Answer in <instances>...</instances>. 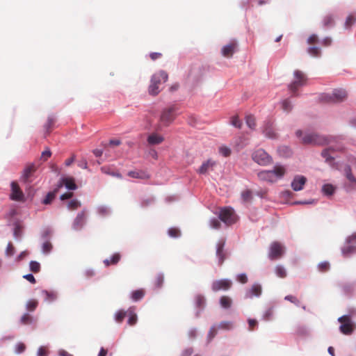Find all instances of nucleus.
<instances>
[{
  "label": "nucleus",
  "instance_id": "obj_1",
  "mask_svg": "<svg viewBox=\"0 0 356 356\" xmlns=\"http://www.w3.org/2000/svg\"><path fill=\"white\" fill-rule=\"evenodd\" d=\"M297 138L301 140L304 145H325L333 141L334 137L331 136L321 135L313 132H303L302 130L296 131Z\"/></svg>",
  "mask_w": 356,
  "mask_h": 356
},
{
  "label": "nucleus",
  "instance_id": "obj_2",
  "mask_svg": "<svg viewBox=\"0 0 356 356\" xmlns=\"http://www.w3.org/2000/svg\"><path fill=\"white\" fill-rule=\"evenodd\" d=\"M218 218L213 217L209 220V227L211 229H218L220 227V221L225 225L229 226L235 223L237 220V216L234 209L231 207H224L220 209L218 213Z\"/></svg>",
  "mask_w": 356,
  "mask_h": 356
},
{
  "label": "nucleus",
  "instance_id": "obj_3",
  "mask_svg": "<svg viewBox=\"0 0 356 356\" xmlns=\"http://www.w3.org/2000/svg\"><path fill=\"white\" fill-rule=\"evenodd\" d=\"M284 175V168L280 165H275L273 170H262L258 172L259 179L269 182H275Z\"/></svg>",
  "mask_w": 356,
  "mask_h": 356
},
{
  "label": "nucleus",
  "instance_id": "obj_4",
  "mask_svg": "<svg viewBox=\"0 0 356 356\" xmlns=\"http://www.w3.org/2000/svg\"><path fill=\"white\" fill-rule=\"evenodd\" d=\"M178 114V107L173 104L162 109L160 115V122L164 126H169Z\"/></svg>",
  "mask_w": 356,
  "mask_h": 356
},
{
  "label": "nucleus",
  "instance_id": "obj_5",
  "mask_svg": "<svg viewBox=\"0 0 356 356\" xmlns=\"http://www.w3.org/2000/svg\"><path fill=\"white\" fill-rule=\"evenodd\" d=\"M341 252L345 257L356 254V233H353L346 238L345 244L341 247Z\"/></svg>",
  "mask_w": 356,
  "mask_h": 356
},
{
  "label": "nucleus",
  "instance_id": "obj_6",
  "mask_svg": "<svg viewBox=\"0 0 356 356\" xmlns=\"http://www.w3.org/2000/svg\"><path fill=\"white\" fill-rule=\"evenodd\" d=\"M295 80L289 85V89L293 92V96L298 95L297 90L300 87L306 84V78L304 74L299 70H296L293 73Z\"/></svg>",
  "mask_w": 356,
  "mask_h": 356
},
{
  "label": "nucleus",
  "instance_id": "obj_7",
  "mask_svg": "<svg viewBox=\"0 0 356 356\" xmlns=\"http://www.w3.org/2000/svg\"><path fill=\"white\" fill-rule=\"evenodd\" d=\"M254 162L260 165H267L272 162L271 156L263 149L256 150L252 155Z\"/></svg>",
  "mask_w": 356,
  "mask_h": 356
},
{
  "label": "nucleus",
  "instance_id": "obj_8",
  "mask_svg": "<svg viewBox=\"0 0 356 356\" xmlns=\"http://www.w3.org/2000/svg\"><path fill=\"white\" fill-rule=\"evenodd\" d=\"M284 253V247L279 242L275 241L271 243L269 248L268 257L271 260L280 258Z\"/></svg>",
  "mask_w": 356,
  "mask_h": 356
},
{
  "label": "nucleus",
  "instance_id": "obj_9",
  "mask_svg": "<svg viewBox=\"0 0 356 356\" xmlns=\"http://www.w3.org/2000/svg\"><path fill=\"white\" fill-rule=\"evenodd\" d=\"M262 287L259 283H254L252 286L247 289L245 293V299H252L254 297L259 298L261 295Z\"/></svg>",
  "mask_w": 356,
  "mask_h": 356
},
{
  "label": "nucleus",
  "instance_id": "obj_10",
  "mask_svg": "<svg viewBox=\"0 0 356 356\" xmlns=\"http://www.w3.org/2000/svg\"><path fill=\"white\" fill-rule=\"evenodd\" d=\"M232 286V281L229 279H221L215 280L211 284V289L216 292L220 290H228Z\"/></svg>",
  "mask_w": 356,
  "mask_h": 356
},
{
  "label": "nucleus",
  "instance_id": "obj_11",
  "mask_svg": "<svg viewBox=\"0 0 356 356\" xmlns=\"http://www.w3.org/2000/svg\"><path fill=\"white\" fill-rule=\"evenodd\" d=\"M86 209H84L81 212L78 213L76 217L73 221L72 229L76 231L81 230L86 222Z\"/></svg>",
  "mask_w": 356,
  "mask_h": 356
},
{
  "label": "nucleus",
  "instance_id": "obj_12",
  "mask_svg": "<svg viewBox=\"0 0 356 356\" xmlns=\"http://www.w3.org/2000/svg\"><path fill=\"white\" fill-rule=\"evenodd\" d=\"M344 173L347 179L351 182L350 185L346 187L347 192L356 189V177L353 175L350 165H346L344 168Z\"/></svg>",
  "mask_w": 356,
  "mask_h": 356
},
{
  "label": "nucleus",
  "instance_id": "obj_13",
  "mask_svg": "<svg viewBox=\"0 0 356 356\" xmlns=\"http://www.w3.org/2000/svg\"><path fill=\"white\" fill-rule=\"evenodd\" d=\"M307 182V178L302 175H296L291 183V186L294 191H300L303 189Z\"/></svg>",
  "mask_w": 356,
  "mask_h": 356
},
{
  "label": "nucleus",
  "instance_id": "obj_14",
  "mask_svg": "<svg viewBox=\"0 0 356 356\" xmlns=\"http://www.w3.org/2000/svg\"><path fill=\"white\" fill-rule=\"evenodd\" d=\"M35 171V166L33 164H31L26 167L23 170V172L20 177V181L24 184H30L31 182V177H33Z\"/></svg>",
  "mask_w": 356,
  "mask_h": 356
},
{
  "label": "nucleus",
  "instance_id": "obj_15",
  "mask_svg": "<svg viewBox=\"0 0 356 356\" xmlns=\"http://www.w3.org/2000/svg\"><path fill=\"white\" fill-rule=\"evenodd\" d=\"M11 187V194L10 195V197L13 200L15 201H22L24 199V194L22 191L20 190L18 184L13 181L10 184Z\"/></svg>",
  "mask_w": 356,
  "mask_h": 356
},
{
  "label": "nucleus",
  "instance_id": "obj_16",
  "mask_svg": "<svg viewBox=\"0 0 356 356\" xmlns=\"http://www.w3.org/2000/svg\"><path fill=\"white\" fill-rule=\"evenodd\" d=\"M225 245V240H220L216 244V257L218 260V264L221 265L225 259V254L224 252V247Z\"/></svg>",
  "mask_w": 356,
  "mask_h": 356
},
{
  "label": "nucleus",
  "instance_id": "obj_17",
  "mask_svg": "<svg viewBox=\"0 0 356 356\" xmlns=\"http://www.w3.org/2000/svg\"><path fill=\"white\" fill-rule=\"evenodd\" d=\"M355 327V323L352 321L351 318L348 319L345 323H343L339 326L340 331L344 334H350Z\"/></svg>",
  "mask_w": 356,
  "mask_h": 356
},
{
  "label": "nucleus",
  "instance_id": "obj_18",
  "mask_svg": "<svg viewBox=\"0 0 356 356\" xmlns=\"http://www.w3.org/2000/svg\"><path fill=\"white\" fill-rule=\"evenodd\" d=\"M63 185H64L67 189L71 191H74L77 188V186L72 177H62L58 187H61Z\"/></svg>",
  "mask_w": 356,
  "mask_h": 356
},
{
  "label": "nucleus",
  "instance_id": "obj_19",
  "mask_svg": "<svg viewBox=\"0 0 356 356\" xmlns=\"http://www.w3.org/2000/svg\"><path fill=\"white\" fill-rule=\"evenodd\" d=\"M332 97L334 104L343 102L347 97V92L343 89H334L332 92Z\"/></svg>",
  "mask_w": 356,
  "mask_h": 356
},
{
  "label": "nucleus",
  "instance_id": "obj_20",
  "mask_svg": "<svg viewBox=\"0 0 356 356\" xmlns=\"http://www.w3.org/2000/svg\"><path fill=\"white\" fill-rule=\"evenodd\" d=\"M168 78V74L165 71L161 70L152 76L151 82H154L159 86L161 82L167 81Z\"/></svg>",
  "mask_w": 356,
  "mask_h": 356
},
{
  "label": "nucleus",
  "instance_id": "obj_21",
  "mask_svg": "<svg viewBox=\"0 0 356 356\" xmlns=\"http://www.w3.org/2000/svg\"><path fill=\"white\" fill-rule=\"evenodd\" d=\"M263 134L268 138H276L277 134L274 131L272 124L270 122H266L262 128Z\"/></svg>",
  "mask_w": 356,
  "mask_h": 356
},
{
  "label": "nucleus",
  "instance_id": "obj_22",
  "mask_svg": "<svg viewBox=\"0 0 356 356\" xmlns=\"http://www.w3.org/2000/svg\"><path fill=\"white\" fill-rule=\"evenodd\" d=\"M216 162L212 159H208L204 161L198 170V172L202 175L206 174L209 170H213V168L216 165Z\"/></svg>",
  "mask_w": 356,
  "mask_h": 356
},
{
  "label": "nucleus",
  "instance_id": "obj_23",
  "mask_svg": "<svg viewBox=\"0 0 356 356\" xmlns=\"http://www.w3.org/2000/svg\"><path fill=\"white\" fill-rule=\"evenodd\" d=\"M236 45V42H231L223 46L221 49V53L222 56L228 58L232 56L233 54L234 53Z\"/></svg>",
  "mask_w": 356,
  "mask_h": 356
},
{
  "label": "nucleus",
  "instance_id": "obj_24",
  "mask_svg": "<svg viewBox=\"0 0 356 356\" xmlns=\"http://www.w3.org/2000/svg\"><path fill=\"white\" fill-rule=\"evenodd\" d=\"M206 304V300L204 296L202 295H197L195 296V307L196 308H198L199 310H197L195 312L196 317H199L200 312L204 309Z\"/></svg>",
  "mask_w": 356,
  "mask_h": 356
},
{
  "label": "nucleus",
  "instance_id": "obj_25",
  "mask_svg": "<svg viewBox=\"0 0 356 356\" xmlns=\"http://www.w3.org/2000/svg\"><path fill=\"white\" fill-rule=\"evenodd\" d=\"M333 150V148L330 147L325 149L321 152V156L325 159V161L329 165H332L334 160V157L331 154L330 152Z\"/></svg>",
  "mask_w": 356,
  "mask_h": 356
},
{
  "label": "nucleus",
  "instance_id": "obj_26",
  "mask_svg": "<svg viewBox=\"0 0 356 356\" xmlns=\"http://www.w3.org/2000/svg\"><path fill=\"white\" fill-rule=\"evenodd\" d=\"M321 191L324 195L332 196L336 191V186L331 184H325L322 186Z\"/></svg>",
  "mask_w": 356,
  "mask_h": 356
},
{
  "label": "nucleus",
  "instance_id": "obj_27",
  "mask_svg": "<svg viewBox=\"0 0 356 356\" xmlns=\"http://www.w3.org/2000/svg\"><path fill=\"white\" fill-rule=\"evenodd\" d=\"M42 293L45 296L44 300L49 302L55 301L58 298V293L56 291L42 290Z\"/></svg>",
  "mask_w": 356,
  "mask_h": 356
},
{
  "label": "nucleus",
  "instance_id": "obj_28",
  "mask_svg": "<svg viewBox=\"0 0 356 356\" xmlns=\"http://www.w3.org/2000/svg\"><path fill=\"white\" fill-rule=\"evenodd\" d=\"M97 214L102 217L108 216L111 213V209L106 205H101L97 208Z\"/></svg>",
  "mask_w": 356,
  "mask_h": 356
},
{
  "label": "nucleus",
  "instance_id": "obj_29",
  "mask_svg": "<svg viewBox=\"0 0 356 356\" xmlns=\"http://www.w3.org/2000/svg\"><path fill=\"white\" fill-rule=\"evenodd\" d=\"M163 138L156 134H151L147 138V142L149 145H158L162 143Z\"/></svg>",
  "mask_w": 356,
  "mask_h": 356
},
{
  "label": "nucleus",
  "instance_id": "obj_30",
  "mask_svg": "<svg viewBox=\"0 0 356 356\" xmlns=\"http://www.w3.org/2000/svg\"><path fill=\"white\" fill-rule=\"evenodd\" d=\"M127 314H129L128 324L130 325H134L137 323L138 317L137 314L135 313L134 308L130 307L127 310Z\"/></svg>",
  "mask_w": 356,
  "mask_h": 356
},
{
  "label": "nucleus",
  "instance_id": "obj_31",
  "mask_svg": "<svg viewBox=\"0 0 356 356\" xmlns=\"http://www.w3.org/2000/svg\"><path fill=\"white\" fill-rule=\"evenodd\" d=\"M13 236L18 241H19L22 236V227L18 222L14 224Z\"/></svg>",
  "mask_w": 356,
  "mask_h": 356
},
{
  "label": "nucleus",
  "instance_id": "obj_32",
  "mask_svg": "<svg viewBox=\"0 0 356 356\" xmlns=\"http://www.w3.org/2000/svg\"><path fill=\"white\" fill-rule=\"evenodd\" d=\"M292 102L289 99H285L282 102V110L286 113H290L293 109Z\"/></svg>",
  "mask_w": 356,
  "mask_h": 356
},
{
  "label": "nucleus",
  "instance_id": "obj_33",
  "mask_svg": "<svg viewBox=\"0 0 356 356\" xmlns=\"http://www.w3.org/2000/svg\"><path fill=\"white\" fill-rule=\"evenodd\" d=\"M56 192H57V189H55L53 191L49 192L42 202L44 204H49L53 201V200L55 198Z\"/></svg>",
  "mask_w": 356,
  "mask_h": 356
},
{
  "label": "nucleus",
  "instance_id": "obj_34",
  "mask_svg": "<svg viewBox=\"0 0 356 356\" xmlns=\"http://www.w3.org/2000/svg\"><path fill=\"white\" fill-rule=\"evenodd\" d=\"M319 99L321 102L328 104H334L333 101V97H332V92L330 93H322Z\"/></svg>",
  "mask_w": 356,
  "mask_h": 356
},
{
  "label": "nucleus",
  "instance_id": "obj_35",
  "mask_svg": "<svg viewBox=\"0 0 356 356\" xmlns=\"http://www.w3.org/2000/svg\"><path fill=\"white\" fill-rule=\"evenodd\" d=\"M220 306L224 309H228L231 307L232 300L227 296H222L220 299Z\"/></svg>",
  "mask_w": 356,
  "mask_h": 356
},
{
  "label": "nucleus",
  "instance_id": "obj_36",
  "mask_svg": "<svg viewBox=\"0 0 356 356\" xmlns=\"http://www.w3.org/2000/svg\"><path fill=\"white\" fill-rule=\"evenodd\" d=\"M234 325L232 321H222L218 325V329H222L225 330H230L233 329Z\"/></svg>",
  "mask_w": 356,
  "mask_h": 356
},
{
  "label": "nucleus",
  "instance_id": "obj_37",
  "mask_svg": "<svg viewBox=\"0 0 356 356\" xmlns=\"http://www.w3.org/2000/svg\"><path fill=\"white\" fill-rule=\"evenodd\" d=\"M56 119L55 117L52 115H49L47 118V122L44 125V128L47 133L50 131L53 124H54Z\"/></svg>",
  "mask_w": 356,
  "mask_h": 356
},
{
  "label": "nucleus",
  "instance_id": "obj_38",
  "mask_svg": "<svg viewBox=\"0 0 356 356\" xmlns=\"http://www.w3.org/2000/svg\"><path fill=\"white\" fill-rule=\"evenodd\" d=\"M275 274L277 276L281 278H284L286 276V270L285 268L282 265H277L275 269Z\"/></svg>",
  "mask_w": 356,
  "mask_h": 356
},
{
  "label": "nucleus",
  "instance_id": "obj_39",
  "mask_svg": "<svg viewBox=\"0 0 356 356\" xmlns=\"http://www.w3.org/2000/svg\"><path fill=\"white\" fill-rule=\"evenodd\" d=\"M321 48L318 47L314 46L307 49V53L312 56L318 57L321 55Z\"/></svg>",
  "mask_w": 356,
  "mask_h": 356
},
{
  "label": "nucleus",
  "instance_id": "obj_40",
  "mask_svg": "<svg viewBox=\"0 0 356 356\" xmlns=\"http://www.w3.org/2000/svg\"><path fill=\"white\" fill-rule=\"evenodd\" d=\"M144 293L142 290H136L131 293V298L133 301L137 302L143 298Z\"/></svg>",
  "mask_w": 356,
  "mask_h": 356
},
{
  "label": "nucleus",
  "instance_id": "obj_41",
  "mask_svg": "<svg viewBox=\"0 0 356 356\" xmlns=\"http://www.w3.org/2000/svg\"><path fill=\"white\" fill-rule=\"evenodd\" d=\"M127 314V312L118 310L114 315L115 321L118 323H122Z\"/></svg>",
  "mask_w": 356,
  "mask_h": 356
},
{
  "label": "nucleus",
  "instance_id": "obj_42",
  "mask_svg": "<svg viewBox=\"0 0 356 356\" xmlns=\"http://www.w3.org/2000/svg\"><path fill=\"white\" fill-rule=\"evenodd\" d=\"M15 253V249L11 242H9L5 250V256L6 257H10Z\"/></svg>",
  "mask_w": 356,
  "mask_h": 356
},
{
  "label": "nucleus",
  "instance_id": "obj_43",
  "mask_svg": "<svg viewBox=\"0 0 356 356\" xmlns=\"http://www.w3.org/2000/svg\"><path fill=\"white\" fill-rule=\"evenodd\" d=\"M217 325H213L211 327L207 334V342L209 343L215 337L217 334Z\"/></svg>",
  "mask_w": 356,
  "mask_h": 356
},
{
  "label": "nucleus",
  "instance_id": "obj_44",
  "mask_svg": "<svg viewBox=\"0 0 356 356\" xmlns=\"http://www.w3.org/2000/svg\"><path fill=\"white\" fill-rule=\"evenodd\" d=\"M323 24L325 27H331L334 25V17L332 15H326L323 20Z\"/></svg>",
  "mask_w": 356,
  "mask_h": 356
},
{
  "label": "nucleus",
  "instance_id": "obj_45",
  "mask_svg": "<svg viewBox=\"0 0 356 356\" xmlns=\"http://www.w3.org/2000/svg\"><path fill=\"white\" fill-rule=\"evenodd\" d=\"M245 123L247 126L251 129H254L255 127V119L253 115H248L245 117Z\"/></svg>",
  "mask_w": 356,
  "mask_h": 356
},
{
  "label": "nucleus",
  "instance_id": "obj_46",
  "mask_svg": "<svg viewBox=\"0 0 356 356\" xmlns=\"http://www.w3.org/2000/svg\"><path fill=\"white\" fill-rule=\"evenodd\" d=\"M356 22V18L353 15H348L344 23V28L349 29Z\"/></svg>",
  "mask_w": 356,
  "mask_h": 356
},
{
  "label": "nucleus",
  "instance_id": "obj_47",
  "mask_svg": "<svg viewBox=\"0 0 356 356\" xmlns=\"http://www.w3.org/2000/svg\"><path fill=\"white\" fill-rule=\"evenodd\" d=\"M81 206V202L76 199H73V200H70L67 204V208L69 209H72V210L76 209L79 207H80Z\"/></svg>",
  "mask_w": 356,
  "mask_h": 356
},
{
  "label": "nucleus",
  "instance_id": "obj_48",
  "mask_svg": "<svg viewBox=\"0 0 356 356\" xmlns=\"http://www.w3.org/2000/svg\"><path fill=\"white\" fill-rule=\"evenodd\" d=\"M51 249H52V245H51V243L49 242L48 241H47L42 243L41 251H42V254H47L51 251Z\"/></svg>",
  "mask_w": 356,
  "mask_h": 356
},
{
  "label": "nucleus",
  "instance_id": "obj_49",
  "mask_svg": "<svg viewBox=\"0 0 356 356\" xmlns=\"http://www.w3.org/2000/svg\"><path fill=\"white\" fill-rule=\"evenodd\" d=\"M159 86L154 82H151L149 86V93L152 95H156L159 93Z\"/></svg>",
  "mask_w": 356,
  "mask_h": 356
},
{
  "label": "nucleus",
  "instance_id": "obj_50",
  "mask_svg": "<svg viewBox=\"0 0 356 356\" xmlns=\"http://www.w3.org/2000/svg\"><path fill=\"white\" fill-rule=\"evenodd\" d=\"M30 270L33 273H38L40 270V264L36 261H31L29 263Z\"/></svg>",
  "mask_w": 356,
  "mask_h": 356
},
{
  "label": "nucleus",
  "instance_id": "obj_51",
  "mask_svg": "<svg viewBox=\"0 0 356 356\" xmlns=\"http://www.w3.org/2000/svg\"><path fill=\"white\" fill-rule=\"evenodd\" d=\"M168 234L169 236L172 238H178L181 235L179 229L174 227L170 228L168 231Z\"/></svg>",
  "mask_w": 356,
  "mask_h": 356
},
{
  "label": "nucleus",
  "instance_id": "obj_52",
  "mask_svg": "<svg viewBox=\"0 0 356 356\" xmlns=\"http://www.w3.org/2000/svg\"><path fill=\"white\" fill-rule=\"evenodd\" d=\"M26 346L23 343H17L15 347V353L17 355L21 354L24 352Z\"/></svg>",
  "mask_w": 356,
  "mask_h": 356
},
{
  "label": "nucleus",
  "instance_id": "obj_53",
  "mask_svg": "<svg viewBox=\"0 0 356 356\" xmlns=\"http://www.w3.org/2000/svg\"><path fill=\"white\" fill-rule=\"evenodd\" d=\"M231 124L236 128L240 129L243 124L242 122L235 115L232 118Z\"/></svg>",
  "mask_w": 356,
  "mask_h": 356
},
{
  "label": "nucleus",
  "instance_id": "obj_54",
  "mask_svg": "<svg viewBox=\"0 0 356 356\" xmlns=\"http://www.w3.org/2000/svg\"><path fill=\"white\" fill-rule=\"evenodd\" d=\"M318 268L320 271H327L330 268V264L328 261H322L318 264Z\"/></svg>",
  "mask_w": 356,
  "mask_h": 356
},
{
  "label": "nucleus",
  "instance_id": "obj_55",
  "mask_svg": "<svg viewBox=\"0 0 356 356\" xmlns=\"http://www.w3.org/2000/svg\"><path fill=\"white\" fill-rule=\"evenodd\" d=\"M38 305V302L36 300H30L26 302V308L31 311H33L35 309Z\"/></svg>",
  "mask_w": 356,
  "mask_h": 356
},
{
  "label": "nucleus",
  "instance_id": "obj_56",
  "mask_svg": "<svg viewBox=\"0 0 356 356\" xmlns=\"http://www.w3.org/2000/svg\"><path fill=\"white\" fill-rule=\"evenodd\" d=\"M236 280L242 284H245L248 282V276L245 273H240L236 276Z\"/></svg>",
  "mask_w": 356,
  "mask_h": 356
},
{
  "label": "nucleus",
  "instance_id": "obj_57",
  "mask_svg": "<svg viewBox=\"0 0 356 356\" xmlns=\"http://www.w3.org/2000/svg\"><path fill=\"white\" fill-rule=\"evenodd\" d=\"M52 232H53L51 228H46L42 233V238L45 240H48Z\"/></svg>",
  "mask_w": 356,
  "mask_h": 356
},
{
  "label": "nucleus",
  "instance_id": "obj_58",
  "mask_svg": "<svg viewBox=\"0 0 356 356\" xmlns=\"http://www.w3.org/2000/svg\"><path fill=\"white\" fill-rule=\"evenodd\" d=\"M219 152L222 156L227 157V156H229V154H231V150L229 148H228L227 147H220L219 148Z\"/></svg>",
  "mask_w": 356,
  "mask_h": 356
},
{
  "label": "nucleus",
  "instance_id": "obj_59",
  "mask_svg": "<svg viewBox=\"0 0 356 356\" xmlns=\"http://www.w3.org/2000/svg\"><path fill=\"white\" fill-rule=\"evenodd\" d=\"M164 281V275L163 273H159L156 280V285L157 287H161Z\"/></svg>",
  "mask_w": 356,
  "mask_h": 356
},
{
  "label": "nucleus",
  "instance_id": "obj_60",
  "mask_svg": "<svg viewBox=\"0 0 356 356\" xmlns=\"http://www.w3.org/2000/svg\"><path fill=\"white\" fill-rule=\"evenodd\" d=\"M316 202V200L314 199H310L307 201H296L293 203V204H313Z\"/></svg>",
  "mask_w": 356,
  "mask_h": 356
},
{
  "label": "nucleus",
  "instance_id": "obj_61",
  "mask_svg": "<svg viewBox=\"0 0 356 356\" xmlns=\"http://www.w3.org/2000/svg\"><path fill=\"white\" fill-rule=\"evenodd\" d=\"M21 322L24 324L31 323V317L28 314H24L20 319Z\"/></svg>",
  "mask_w": 356,
  "mask_h": 356
},
{
  "label": "nucleus",
  "instance_id": "obj_62",
  "mask_svg": "<svg viewBox=\"0 0 356 356\" xmlns=\"http://www.w3.org/2000/svg\"><path fill=\"white\" fill-rule=\"evenodd\" d=\"M128 175L133 178H143L142 172L138 171H130L128 172Z\"/></svg>",
  "mask_w": 356,
  "mask_h": 356
},
{
  "label": "nucleus",
  "instance_id": "obj_63",
  "mask_svg": "<svg viewBox=\"0 0 356 356\" xmlns=\"http://www.w3.org/2000/svg\"><path fill=\"white\" fill-rule=\"evenodd\" d=\"M120 259V255L118 253H115L110 257L111 264H117Z\"/></svg>",
  "mask_w": 356,
  "mask_h": 356
},
{
  "label": "nucleus",
  "instance_id": "obj_64",
  "mask_svg": "<svg viewBox=\"0 0 356 356\" xmlns=\"http://www.w3.org/2000/svg\"><path fill=\"white\" fill-rule=\"evenodd\" d=\"M193 353V350L192 348H187L183 350L181 356H191Z\"/></svg>",
  "mask_w": 356,
  "mask_h": 356
}]
</instances>
